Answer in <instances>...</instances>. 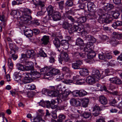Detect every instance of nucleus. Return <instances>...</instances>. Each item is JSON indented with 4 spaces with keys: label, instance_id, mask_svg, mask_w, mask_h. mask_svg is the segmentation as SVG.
I'll return each mask as SVG.
<instances>
[{
    "label": "nucleus",
    "instance_id": "nucleus-4",
    "mask_svg": "<svg viewBox=\"0 0 122 122\" xmlns=\"http://www.w3.org/2000/svg\"><path fill=\"white\" fill-rule=\"evenodd\" d=\"M72 56L73 59H81L85 58L86 55L84 53L78 51L74 52L72 53Z\"/></svg>",
    "mask_w": 122,
    "mask_h": 122
},
{
    "label": "nucleus",
    "instance_id": "nucleus-5",
    "mask_svg": "<svg viewBox=\"0 0 122 122\" xmlns=\"http://www.w3.org/2000/svg\"><path fill=\"white\" fill-rule=\"evenodd\" d=\"M79 75H76L74 76L73 77V83L76 84L81 85L85 82V80L84 79H80Z\"/></svg>",
    "mask_w": 122,
    "mask_h": 122
},
{
    "label": "nucleus",
    "instance_id": "nucleus-51",
    "mask_svg": "<svg viewBox=\"0 0 122 122\" xmlns=\"http://www.w3.org/2000/svg\"><path fill=\"white\" fill-rule=\"evenodd\" d=\"M39 55L42 57H46L47 56L46 54L42 50H40L39 53Z\"/></svg>",
    "mask_w": 122,
    "mask_h": 122
},
{
    "label": "nucleus",
    "instance_id": "nucleus-53",
    "mask_svg": "<svg viewBox=\"0 0 122 122\" xmlns=\"http://www.w3.org/2000/svg\"><path fill=\"white\" fill-rule=\"evenodd\" d=\"M26 66H33V63L30 61H26L25 62Z\"/></svg>",
    "mask_w": 122,
    "mask_h": 122
},
{
    "label": "nucleus",
    "instance_id": "nucleus-9",
    "mask_svg": "<svg viewBox=\"0 0 122 122\" xmlns=\"http://www.w3.org/2000/svg\"><path fill=\"white\" fill-rule=\"evenodd\" d=\"M96 79L92 75L89 76L86 78V81L88 84L92 85L95 83Z\"/></svg>",
    "mask_w": 122,
    "mask_h": 122
},
{
    "label": "nucleus",
    "instance_id": "nucleus-10",
    "mask_svg": "<svg viewBox=\"0 0 122 122\" xmlns=\"http://www.w3.org/2000/svg\"><path fill=\"white\" fill-rule=\"evenodd\" d=\"M107 1V0H105V3H103V4H104L105 3H107V4L106 5H104L103 7V8L104 10L106 11H108L113 9L114 6L108 3Z\"/></svg>",
    "mask_w": 122,
    "mask_h": 122
},
{
    "label": "nucleus",
    "instance_id": "nucleus-7",
    "mask_svg": "<svg viewBox=\"0 0 122 122\" xmlns=\"http://www.w3.org/2000/svg\"><path fill=\"white\" fill-rule=\"evenodd\" d=\"M69 44L68 42L65 40H62L61 41V47L60 49H58V50L60 51L63 48L64 49H67L69 47Z\"/></svg>",
    "mask_w": 122,
    "mask_h": 122
},
{
    "label": "nucleus",
    "instance_id": "nucleus-61",
    "mask_svg": "<svg viewBox=\"0 0 122 122\" xmlns=\"http://www.w3.org/2000/svg\"><path fill=\"white\" fill-rule=\"evenodd\" d=\"M104 57L108 59H111L112 58V55L109 53L107 55H104Z\"/></svg>",
    "mask_w": 122,
    "mask_h": 122
},
{
    "label": "nucleus",
    "instance_id": "nucleus-48",
    "mask_svg": "<svg viewBox=\"0 0 122 122\" xmlns=\"http://www.w3.org/2000/svg\"><path fill=\"white\" fill-rule=\"evenodd\" d=\"M73 5L72 0H68L66 3V6L67 7H70L72 6Z\"/></svg>",
    "mask_w": 122,
    "mask_h": 122
},
{
    "label": "nucleus",
    "instance_id": "nucleus-27",
    "mask_svg": "<svg viewBox=\"0 0 122 122\" xmlns=\"http://www.w3.org/2000/svg\"><path fill=\"white\" fill-rule=\"evenodd\" d=\"M96 55V53L93 51L88 53L87 54V58L88 59H92L95 57Z\"/></svg>",
    "mask_w": 122,
    "mask_h": 122
},
{
    "label": "nucleus",
    "instance_id": "nucleus-56",
    "mask_svg": "<svg viewBox=\"0 0 122 122\" xmlns=\"http://www.w3.org/2000/svg\"><path fill=\"white\" fill-rule=\"evenodd\" d=\"M115 84L118 85L121 84H122V81L120 79L117 78Z\"/></svg>",
    "mask_w": 122,
    "mask_h": 122
},
{
    "label": "nucleus",
    "instance_id": "nucleus-38",
    "mask_svg": "<svg viewBox=\"0 0 122 122\" xmlns=\"http://www.w3.org/2000/svg\"><path fill=\"white\" fill-rule=\"evenodd\" d=\"M16 66L17 68L20 70L23 71H24L25 69L24 66L19 63H18L17 64Z\"/></svg>",
    "mask_w": 122,
    "mask_h": 122
},
{
    "label": "nucleus",
    "instance_id": "nucleus-17",
    "mask_svg": "<svg viewBox=\"0 0 122 122\" xmlns=\"http://www.w3.org/2000/svg\"><path fill=\"white\" fill-rule=\"evenodd\" d=\"M35 55L34 51L32 50H28L26 53V57L27 58H33Z\"/></svg>",
    "mask_w": 122,
    "mask_h": 122
},
{
    "label": "nucleus",
    "instance_id": "nucleus-19",
    "mask_svg": "<svg viewBox=\"0 0 122 122\" xmlns=\"http://www.w3.org/2000/svg\"><path fill=\"white\" fill-rule=\"evenodd\" d=\"M70 103L71 105L75 107L79 106L80 105V102L74 98L70 100Z\"/></svg>",
    "mask_w": 122,
    "mask_h": 122
},
{
    "label": "nucleus",
    "instance_id": "nucleus-50",
    "mask_svg": "<svg viewBox=\"0 0 122 122\" xmlns=\"http://www.w3.org/2000/svg\"><path fill=\"white\" fill-rule=\"evenodd\" d=\"M14 47H13V49L14 51H13L12 50H11L10 52V54H12V53H15L16 52V51L18 50V47L16 46L15 44H14Z\"/></svg>",
    "mask_w": 122,
    "mask_h": 122
},
{
    "label": "nucleus",
    "instance_id": "nucleus-57",
    "mask_svg": "<svg viewBox=\"0 0 122 122\" xmlns=\"http://www.w3.org/2000/svg\"><path fill=\"white\" fill-rule=\"evenodd\" d=\"M110 42L113 46L116 45L117 44V42L116 40L114 38H112Z\"/></svg>",
    "mask_w": 122,
    "mask_h": 122
},
{
    "label": "nucleus",
    "instance_id": "nucleus-14",
    "mask_svg": "<svg viewBox=\"0 0 122 122\" xmlns=\"http://www.w3.org/2000/svg\"><path fill=\"white\" fill-rule=\"evenodd\" d=\"M32 0L33 4L35 5H38L41 8L45 6V3L42 0Z\"/></svg>",
    "mask_w": 122,
    "mask_h": 122
},
{
    "label": "nucleus",
    "instance_id": "nucleus-55",
    "mask_svg": "<svg viewBox=\"0 0 122 122\" xmlns=\"http://www.w3.org/2000/svg\"><path fill=\"white\" fill-rule=\"evenodd\" d=\"M41 8V11H39L37 13V15H43L45 11H43V9L44 8H43V7Z\"/></svg>",
    "mask_w": 122,
    "mask_h": 122
},
{
    "label": "nucleus",
    "instance_id": "nucleus-16",
    "mask_svg": "<svg viewBox=\"0 0 122 122\" xmlns=\"http://www.w3.org/2000/svg\"><path fill=\"white\" fill-rule=\"evenodd\" d=\"M60 72L59 70L53 68L48 73L46 74V75L47 76H50V75H56L59 73Z\"/></svg>",
    "mask_w": 122,
    "mask_h": 122
},
{
    "label": "nucleus",
    "instance_id": "nucleus-26",
    "mask_svg": "<svg viewBox=\"0 0 122 122\" xmlns=\"http://www.w3.org/2000/svg\"><path fill=\"white\" fill-rule=\"evenodd\" d=\"M76 44L77 45L81 46H84V45L83 40L80 38H78L76 39Z\"/></svg>",
    "mask_w": 122,
    "mask_h": 122
},
{
    "label": "nucleus",
    "instance_id": "nucleus-62",
    "mask_svg": "<svg viewBox=\"0 0 122 122\" xmlns=\"http://www.w3.org/2000/svg\"><path fill=\"white\" fill-rule=\"evenodd\" d=\"M46 102H45L43 101H41V102H39L38 103L39 105L43 107H45L46 106Z\"/></svg>",
    "mask_w": 122,
    "mask_h": 122
},
{
    "label": "nucleus",
    "instance_id": "nucleus-45",
    "mask_svg": "<svg viewBox=\"0 0 122 122\" xmlns=\"http://www.w3.org/2000/svg\"><path fill=\"white\" fill-rule=\"evenodd\" d=\"M113 17L115 19L118 18L119 15H120V13L118 12L113 11Z\"/></svg>",
    "mask_w": 122,
    "mask_h": 122
},
{
    "label": "nucleus",
    "instance_id": "nucleus-21",
    "mask_svg": "<svg viewBox=\"0 0 122 122\" xmlns=\"http://www.w3.org/2000/svg\"><path fill=\"white\" fill-rule=\"evenodd\" d=\"M99 101L101 104L103 105H106L107 103V99L103 95H102L100 97Z\"/></svg>",
    "mask_w": 122,
    "mask_h": 122
},
{
    "label": "nucleus",
    "instance_id": "nucleus-40",
    "mask_svg": "<svg viewBox=\"0 0 122 122\" xmlns=\"http://www.w3.org/2000/svg\"><path fill=\"white\" fill-rule=\"evenodd\" d=\"M108 93L110 94H112L113 95L116 96H120L122 95V94L120 93V92L116 91H114L113 92L108 91Z\"/></svg>",
    "mask_w": 122,
    "mask_h": 122
},
{
    "label": "nucleus",
    "instance_id": "nucleus-42",
    "mask_svg": "<svg viewBox=\"0 0 122 122\" xmlns=\"http://www.w3.org/2000/svg\"><path fill=\"white\" fill-rule=\"evenodd\" d=\"M91 113L89 112H85L83 113L82 116L84 118H87L91 116Z\"/></svg>",
    "mask_w": 122,
    "mask_h": 122
},
{
    "label": "nucleus",
    "instance_id": "nucleus-58",
    "mask_svg": "<svg viewBox=\"0 0 122 122\" xmlns=\"http://www.w3.org/2000/svg\"><path fill=\"white\" fill-rule=\"evenodd\" d=\"M12 54L11 58L12 59L14 60H16L18 57L17 55L15 54V53H14Z\"/></svg>",
    "mask_w": 122,
    "mask_h": 122
},
{
    "label": "nucleus",
    "instance_id": "nucleus-47",
    "mask_svg": "<svg viewBox=\"0 0 122 122\" xmlns=\"http://www.w3.org/2000/svg\"><path fill=\"white\" fill-rule=\"evenodd\" d=\"M72 94L74 97H79V90H76L73 91Z\"/></svg>",
    "mask_w": 122,
    "mask_h": 122
},
{
    "label": "nucleus",
    "instance_id": "nucleus-46",
    "mask_svg": "<svg viewBox=\"0 0 122 122\" xmlns=\"http://www.w3.org/2000/svg\"><path fill=\"white\" fill-rule=\"evenodd\" d=\"M114 34V35L113 36L115 38L119 39H121L122 40V34H119L115 33Z\"/></svg>",
    "mask_w": 122,
    "mask_h": 122
},
{
    "label": "nucleus",
    "instance_id": "nucleus-41",
    "mask_svg": "<svg viewBox=\"0 0 122 122\" xmlns=\"http://www.w3.org/2000/svg\"><path fill=\"white\" fill-rule=\"evenodd\" d=\"M66 92V91H65V93L63 94L61 96V98L63 100H66L68 95L69 94V92Z\"/></svg>",
    "mask_w": 122,
    "mask_h": 122
},
{
    "label": "nucleus",
    "instance_id": "nucleus-20",
    "mask_svg": "<svg viewBox=\"0 0 122 122\" xmlns=\"http://www.w3.org/2000/svg\"><path fill=\"white\" fill-rule=\"evenodd\" d=\"M52 18L54 21H56L59 19L61 17V14L60 12L55 11L53 13Z\"/></svg>",
    "mask_w": 122,
    "mask_h": 122
},
{
    "label": "nucleus",
    "instance_id": "nucleus-13",
    "mask_svg": "<svg viewBox=\"0 0 122 122\" xmlns=\"http://www.w3.org/2000/svg\"><path fill=\"white\" fill-rule=\"evenodd\" d=\"M53 43L56 48L60 49L61 47V41L58 38H55L53 41Z\"/></svg>",
    "mask_w": 122,
    "mask_h": 122
},
{
    "label": "nucleus",
    "instance_id": "nucleus-39",
    "mask_svg": "<svg viewBox=\"0 0 122 122\" xmlns=\"http://www.w3.org/2000/svg\"><path fill=\"white\" fill-rule=\"evenodd\" d=\"M87 18L85 17H81L78 19V22L80 23H83L86 22Z\"/></svg>",
    "mask_w": 122,
    "mask_h": 122
},
{
    "label": "nucleus",
    "instance_id": "nucleus-1",
    "mask_svg": "<svg viewBox=\"0 0 122 122\" xmlns=\"http://www.w3.org/2000/svg\"><path fill=\"white\" fill-rule=\"evenodd\" d=\"M31 11L29 9L26 8L22 11L21 16L20 18V24L22 25L24 24H29L32 19L31 16L29 14L31 13Z\"/></svg>",
    "mask_w": 122,
    "mask_h": 122
},
{
    "label": "nucleus",
    "instance_id": "nucleus-63",
    "mask_svg": "<svg viewBox=\"0 0 122 122\" xmlns=\"http://www.w3.org/2000/svg\"><path fill=\"white\" fill-rule=\"evenodd\" d=\"M64 82L66 84H70V83H73L72 80L70 79L64 81Z\"/></svg>",
    "mask_w": 122,
    "mask_h": 122
},
{
    "label": "nucleus",
    "instance_id": "nucleus-24",
    "mask_svg": "<svg viewBox=\"0 0 122 122\" xmlns=\"http://www.w3.org/2000/svg\"><path fill=\"white\" fill-rule=\"evenodd\" d=\"M82 106L85 107H87L89 102V99L88 98H83L81 101Z\"/></svg>",
    "mask_w": 122,
    "mask_h": 122
},
{
    "label": "nucleus",
    "instance_id": "nucleus-52",
    "mask_svg": "<svg viewBox=\"0 0 122 122\" xmlns=\"http://www.w3.org/2000/svg\"><path fill=\"white\" fill-rule=\"evenodd\" d=\"M64 1H61L59 2V8L61 10H63L64 9Z\"/></svg>",
    "mask_w": 122,
    "mask_h": 122
},
{
    "label": "nucleus",
    "instance_id": "nucleus-11",
    "mask_svg": "<svg viewBox=\"0 0 122 122\" xmlns=\"http://www.w3.org/2000/svg\"><path fill=\"white\" fill-rule=\"evenodd\" d=\"M49 37L48 36H44L41 39V43L42 45H46L49 42Z\"/></svg>",
    "mask_w": 122,
    "mask_h": 122
},
{
    "label": "nucleus",
    "instance_id": "nucleus-15",
    "mask_svg": "<svg viewBox=\"0 0 122 122\" xmlns=\"http://www.w3.org/2000/svg\"><path fill=\"white\" fill-rule=\"evenodd\" d=\"M92 75L95 78L98 79L99 78L101 75L99 70L96 69L93 70L92 72Z\"/></svg>",
    "mask_w": 122,
    "mask_h": 122
},
{
    "label": "nucleus",
    "instance_id": "nucleus-43",
    "mask_svg": "<svg viewBox=\"0 0 122 122\" xmlns=\"http://www.w3.org/2000/svg\"><path fill=\"white\" fill-rule=\"evenodd\" d=\"M65 118V116L63 115H60L58 116V118L57 120V122H62L63 120Z\"/></svg>",
    "mask_w": 122,
    "mask_h": 122
},
{
    "label": "nucleus",
    "instance_id": "nucleus-35",
    "mask_svg": "<svg viewBox=\"0 0 122 122\" xmlns=\"http://www.w3.org/2000/svg\"><path fill=\"white\" fill-rule=\"evenodd\" d=\"M33 121L32 122H41L43 119L40 116H37L33 119Z\"/></svg>",
    "mask_w": 122,
    "mask_h": 122
},
{
    "label": "nucleus",
    "instance_id": "nucleus-2",
    "mask_svg": "<svg viewBox=\"0 0 122 122\" xmlns=\"http://www.w3.org/2000/svg\"><path fill=\"white\" fill-rule=\"evenodd\" d=\"M87 7L88 10L90 11L89 14L87 15V17L91 20L94 19L96 13L95 10L94 9L95 8V5L93 3L90 2L88 3Z\"/></svg>",
    "mask_w": 122,
    "mask_h": 122
},
{
    "label": "nucleus",
    "instance_id": "nucleus-3",
    "mask_svg": "<svg viewBox=\"0 0 122 122\" xmlns=\"http://www.w3.org/2000/svg\"><path fill=\"white\" fill-rule=\"evenodd\" d=\"M82 26L81 25L78 26L74 25L69 29H68L69 33L70 34H72L75 31H77L78 32H81V31L83 30V27L81 26Z\"/></svg>",
    "mask_w": 122,
    "mask_h": 122
},
{
    "label": "nucleus",
    "instance_id": "nucleus-6",
    "mask_svg": "<svg viewBox=\"0 0 122 122\" xmlns=\"http://www.w3.org/2000/svg\"><path fill=\"white\" fill-rule=\"evenodd\" d=\"M26 76L23 78L22 80L23 82L24 83H29L32 81V76L30 73H26Z\"/></svg>",
    "mask_w": 122,
    "mask_h": 122
},
{
    "label": "nucleus",
    "instance_id": "nucleus-31",
    "mask_svg": "<svg viewBox=\"0 0 122 122\" xmlns=\"http://www.w3.org/2000/svg\"><path fill=\"white\" fill-rule=\"evenodd\" d=\"M122 25V22L121 21H117L114 22L112 24V26L114 28H116L118 26H121Z\"/></svg>",
    "mask_w": 122,
    "mask_h": 122
},
{
    "label": "nucleus",
    "instance_id": "nucleus-25",
    "mask_svg": "<svg viewBox=\"0 0 122 122\" xmlns=\"http://www.w3.org/2000/svg\"><path fill=\"white\" fill-rule=\"evenodd\" d=\"M84 51L88 53H89L93 51L92 50V46L89 44H88L84 48Z\"/></svg>",
    "mask_w": 122,
    "mask_h": 122
},
{
    "label": "nucleus",
    "instance_id": "nucleus-36",
    "mask_svg": "<svg viewBox=\"0 0 122 122\" xmlns=\"http://www.w3.org/2000/svg\"><path fill=\"white\" fill-rule=\"evenodd\" d=\"M79 97H82L86 96L87 94V92L83 90H79Z\"/></svg>",
    "mask_w": 122,
    "mask_h": 122
},
{
    "label": "nucleus",
    "instance_id": "nucleus-23",
    "mask_svg": "<svg viewBox=\"0 0 122 122\" xmlns=\"http://www.w3.org/2000/svg\"><path fill=\"white\" fill-rule=\"evenodd\" d=\"M98 15L100 16V18L99 19L98 21L99 22L101 23H103L105 22V19L106 18V16L107 15H108L107 14H103V15L100 14L98 13Z\"/></svg>",
    "mask_w": 122,
    "mask_h": 122
},
{
    "label": "nucleus",
    "instance_id": "nucleus-34",
    "mask_svg": "<svg viewBox=\"0 0 122 122\" xmlns=\"http://www.w3.org/2000/svg\"><path fill=\"white\" fill-rule=\"evenodd\" d=\"M65 87L63 86L61 84H60L58 85L56 87V89L57 90L59 91H65Z\"/></svg>",
    "mask_w": 122,
    "mask_h": 122
},
{
    "label": "nucleus",
    "instance_id": "nucleus-32",
    "mask_svg": "<svg viewBox=\"0 0 122 122\" xmlns=\"http://www.w3.org/2000/svg\"><path fill=\"white\" fill-rule=\"evenodd\" d=\"M51 91V93H50L51 95L49 94L50 96H52V97H56L58 96L59 94V91L57 90L54 91L53 90Z\"/></svg>",
    "mask_w": 122,
    "mask_h": 122
},
{
    "label": "nucleus",
    "instance_id": "nucleus-28",
    "mask_svg": "<svg viewBox=\"0 0 122 122\" xmlns=\"http://www.w3.org/2000/svg\"><path fill=\"white\" fill-rule=\"evenodd\" d=\"M32 76V78H39L40 76V74L37 71H33L31 72L30 74Z\"/></svg>",
    "mask_w": 122,
    "mask_h": 122
},
{
    "label": "nucleus",
    "instance_id": "nucleus-18",
    "mask_svg": "<svg viewBox=\"0 0 122 122\" xmlns=\"http://www.w3.org/2000/svg\"><path fill=\"white\" fill-rule=\"evenodd\" d=\"M24 35L28 37H31L33 35L32 31L30 29H27L26 28L24 30Z\"/></svg>",
    "mask_w": 122,
    "mask_h": 122
},
{
    "label": "nucleus",
    "instance_id": "nucleus-54",
    "mask_svg": "<svg viewBox=\"0 0 122 122\" xmlns=\"http://www.w3.org/2000/svg\"><path fill=\"white\" fill-rule=\"evenodd\" d=\"M51 91H49L46 88H43L42 91V92L43 94H45V93H48L50 95V93H51Z\"/></svg>",
    "mask_w": 122,
    "mask_h": 122
},
{
    "label": "nucleus",
    "instance_id": "nucleus-49",
    "mask_svg": "<svg viewBox=\"0 0 122 122\" xmlns=\"http://www.w3.org/2000/svg\"><path fill=\"white\" fill-rule=\"evenodd\" d=\"M50 68L49 67H46L44 68L41 69V71L42 74H44Z\"/></svg>",
    "mask_w": 122,
    "mask_h": 122
},
{
    "label": "nucleus",
    "instance_id": "nucleus-64",
    "mask_svg": "<svg viewBox=\"0 0 122 122\" xmlns=\"http://www.w3.org/2000/svg\"><path fill=\"white\" fill-rule=\"evenodd\" d=\"M99 111L97 110V111H93V115L95 117L98 116L99 114Z\"/></svg>",
    "mask_w": 122,
    "mask_h": 122
},
{
    "label": "nucleus",
    "instance_id": "nucleus-22",
    "mask_svg": "<svg viewBox=\"0 0 122 122\" xmlns=\"http://www.w3.org/2000/svg\"><path fill=\"white\" fill-rule=\"evenodd\" d=\"M89 71L88 69L84 68L79 71V73L81 75L85 76L88 74Z\"/></svg>",
    "mask_w": 122,
    "mask_h": 122
},
{
    "label": "nucleus",
    "instance_id": "nucleus-59",
    "mask_svg": "<svg viewBox=\"0 0 122 122\" xmlns=\"http://www.w3.org/2000/svg\"><path fill=\"white\" fill-rule=\"evenodd\" d=\"M14 79L15 81L17 82H20L21 81V78L20 76H15Z\"/></svg>",
    "mask_w": 122,
    "mask_h": 122
},
{
    "label": "nucleus",
    "instance_id": "nucleus-37",
    "mask_svg": "<svg viewBox=\"0 0 122 122\" xmlns=\"http://www.w3.org/2000/svg\"><path fill=\"white\" fill-rule=\"evenodd\" d=\"M46 106L47 107H51L52 109H54L56 107V106H53L52 105L50 102L48 101H46Z\"/></svg>",
    "mask_w": 122,
    "mask_h": 122
},
{
    "label": "nucleus",
    "instance_id": "nucleus-12",
    "mask_svg": "<svg viewBox=\"0 0 122 122\" xmlns=\"http://www.w3.org/2000/svg\"><path fill=\"white\" fill-rule=\"evenodd\" d=\"M82 63L81 61L79 60L76 61V62L72 63V67L75 69H79L80 68V66Z\"/></svg>",
    "mask_w": 122,
    "mask_h": 122
},
{
    "label": "nucleus",
    "instance_id": "nucleus-44",
    "mask_svg": "<svg viewBox=\"0 0 122 122\" xmlns=\"http://www.w3.org/2000/svg\"><path fill=\"white\" fill-rule=\"evenodd\" d=\"M57 111V110L56 109L52 111L51 112L52 116L53 118L54 119H56L57 118V116L56 114Z\"/></svg>",
    "mask_w": 122,
    "mask_h": 122
},
{
    "label": "nucleus",
    "instance_id": "nucleus-30",
    "mask_svg": "<svg viewBox=\"0 0 122 122\" xmlns=\"http://www.w3.org/2000/svg\"><path fill=\"white\" fill-rule=\"evenodd\" d=\"M85 37L86 40L91 41V42L93 43L96 41L95 39L92 36L90 35H88L85 36Z\"/></svg>",
    "mask_w": 122,
    "mask_h": 122
},
{
    "label": "nucleus",
    "instance_id": "nucleus-33",
    "mask_svg": "<svg viewBox=\"0 0 122 122\" xmlns=\"http://www.w3.org/2000/svg\"><path fill=\"white\" fill-rule=\"evenodd\" d=\"M62 27L65 29H68L70 27V24L68 22L65 21L63 22L62 25Z\"/></svg>",
    "mask_w": 122,
    "mask_h": 122
},
{
    "label": "nucleus",
    "instance_id": "nucleus-8",
    "mask_svg": "<svg viewBox=\"0 0 122 122\" xmlns=\"http://www.w3.org/2000/svg\"><path fill=\"white\" fill-rule=\"evenodd\" d=\"M53 8L54 7L50 5L46 8V10L48 12V15L46 16V17L47 18H48L47 17H48L49 18L48 19H50V18L49 16L54 13L55 11L53 9Z\"/></svg>",
    "mask_w": 122,
    "mask_h": 122
},
{
    "label": "nucleus",
    "instance_id": "nucleus-29",
    "mask_svg": "<svg viewBox=\"0 0 122 122\" xmlns=\"http://www.w3.org/2000/svg\"><path fill=\"white\" fill-rule=\"evenodd\" d=\"M61 56L64 60V61L65 62H67L69 59V57L68 54L65 52H63L61 53Z\"/></svg>",
    "mask_w": 122,
    "mask_h": 122
},
{
    "label": "nucleus",
    "instance_id": "nucleus-60",
    "mask_svg": "<svg viewBox=\"0 0 122 122\" xmlns=\"http://www.w3.org/2000/svg\"><path fill=\"white\" fill-rule=\"evenodd\" d=\"M25 69L26 71L33 70L34 67L33 66H25Z\"/></svg>",
    "mask_w": 122,
    "mask_h": 122
}]
</instances>
